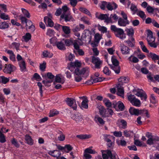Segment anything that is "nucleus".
I'll use <instances>...</instances> for the list:
<instances>
[{"mask_svg": "<svg viewBox=\"0 0 159 159\" xmlns=\"http://www.w3.org/2000/svg\"><path fill=\"white\" fill-rule=\"evenodd\" d=\"M81 64L78 60L74 62H71L68 64L67 68L71 72L74 71L75 75L79 76L83 75L84 78L87 77L89 75V71L85 68H83L81 70Z\"/></svg>", "mask_w": 159, "mask_h": 159, "instance_id": "obj_1", "label": "nucleus"}, {"mask_svg": "<svg viewBox=\"0 0 159 159\" xmlns=\"http://www.w3.org/2000/svg\"><path fill=\"white\" fill-rule=\"evenodd\" d=\"M111 30L114 33L116 37L122 39L125 38L126 36L124 31L122 29L118 28L115 25H112L111 26Z\"/></svg>", "mask_w": 159, "mask_h": 159, "instance_id": "obj_2", "label": "nucleus"}, {"mask_svg": "<svg viewBox=\"0 0 159 159\" xmlns=\"http://www.w3.org/2000/svg\"><path fill=\"white\" fill-rule=\"evenodd\" d=\"M95 16L96 18L101 20H104V22L107 24H109V21H111L109 19V14H99L98 13H96Z\"/></svg>", "mask_w": 159, "mask_h": 159, "instance_id": "obj_3", "label": "nucleus"}, {"mask_svg": "<svg viewBox=\"0 0 159 159\" xmlns=\"http://www.w3.org/2000/svg\"><path fill=\"white\" fill-rule=\"evenodd\" d=\"M87 39L90 42L92 39L91 33L88 30H85L83 32L81 35V39H80L81 41L85 40Z\"/></svg>", "mask_w": 159, "mask_h": 159, "instance_id": "obj_4", "label": "nucleus"}, {"mask_svg": "<svg viewBox=\"0 0 159 159\" xmlns=\"http://www.w3.org/2000/svg\"><path fill=\"white\" fill-rule=\"evenodd\" d=\"M92 62L94 65L95 68L96 69H100L101 67L102 61L98 57H96L92 56Z\"/></svg>", "mask_w": 159, "mask_h": 159, "instance_id": "obj_5", "label": "nucleus"}, {"mask_svg": "<svg viewBox=\"0 0 159 159\" xmlns=\"http://www.w3.org/2000/svg\"><path fill=\"white\" fill-rule=\"evenodd\" d=\"M60 18L64 20L66 22L73 21L74 20V18L69 13H62L60 16Z\"/></svg>", "mask_w": 159, "mask_h": 159, "instance_id": "obj_6", "label": "nucleus"}, {"mask_svg": "<svg viewBox=\"0 0 159 159\" xmlns=\"http://www.w3.org/2000/svg\"><path fill=\"white\" fill-rule=\"evenodd\" d=\"M15 69V67L11 64H6L3 70V72L6 74H11L14 71Z\"/></svg>", "mask_w": 159, "mask_h": 159, "instance_id": "obj_7", "label": "nucleus"}, {"mask_svg": "<svg viewBox=\"0 0 159 159\" xmlns=\"http://www.w3.org/2000/svg\"><path fill=\"white\" fill-rule=\"evenodd\" d=\"M157 142H159V137L157 136H154L150 139H148L146 143L149 145L156 144Z\"/></svg>", "mask_w": 159, "mask_h": 159, "instance_id": "obj_8", "label": "nucleus"}, {"mask_svg": "<svg viewBox=\"0 0 159 159\" xmlns=\"http://www.w3.org/2000/svg\"><path fill=\"white\" fill-rule=\"evenodd\" d=\"M67 104L74 110H76L77 104L75 100H66Z\"/></svg>", "mask_w": 159, "mask_h": 159, "instance_id": "obj_9", "label": "nucleus"}, {"mask_svg": "<svg viewBox=\"0 0 159 159\" xmlns=\"http://www.w3.org/2000/svg\"><path fill=\"white\" fill-rule=\"evenodd\" d=\"M135 95L137 96L140 97L141 99H146L147 98L146 93L142 89H139L137 91Z\"/></svg>", "mask_w": 159, "mask_h": 159, "instance_id": "obj_10", "label": "nucleus"}, {"mask_svg": "<svg viewBox=\"0 0 159 159\" xmlns=\"http://www.w3.org/2000/svg\"><path fill=\"white\" fill-rule=\"evenodd\" d=\"M48 153L53 157L57 158V159H59V158L61 155L60 152L57 150L49 151L48 152Z\"/></svg>", "mask_w": 159, "mask_h": 159, "instance_id": "obj_11", "label": "nucleus"}, {"mask_svg": "<svg viewBox=\"0 0 159 159\" xmlns=\"http://www.w3.org/2000/svg\"><path fill=\"white\" fill-rule=\"evenodd\" d=\"M117 88V95L120 96L121 98H124V91L123 88L121 87L120 84H118Z\"/></svg>", "mask_w": 159, "mask_h": 159, "instance_id": "obj_12", "label": "nucleus"}, {"mask_svg": "<svg viewBox=\"0 0 159 159\" xmlns=\"http://www.w3.org/2000/svg\"><path fill=\"white\" fill-rule=\"evenodd\" d=\"M71 118L75 120L76 123H78L83 120L82 116L80 113L72 115Z\"/></svg>", "mask_w": 159, "mask_h": 159, "instance_id": "obj_13", "label": "nucleus"}, {"mask_svg": "<svg viewBox=\"0 0 159 159\" xmlns=\"http://www.w3.org/2000/svg\"><path fill=\"white\" fill-rule=\"evenodd\" d=\"M128 46L130 47L133 48L135 46V41L134 38L133 37H130L128 40L125 41Z\"/></svg>", "mask_w": 159, "mask_h": 159, "instance_id": "obj_14", "label": "nucleus"}, {"mask_svg": "<svg viewBox=\"0 0 159 159\" xmlns=\"http://www.w3.org/2000/svg\"><path fill=\"white\" fill-rule=\"evenodd\" d=\"M130 49L127 46L124 45L120 47V50L122 54L126 55L129 53Z\"/></svg>", "mask_w": 159, "mask_h": 159, "instance_id": "obj_15", "label": "nucleus"}, {"mask_svg": "<svg viewBox=\"0 0 159 159\" xmlns=\"http://www.w3.org/2000/svg\"><path fill=\"white\" fill-rule=\"evenodd\" d=\"M129 20H126L121 18H120L118 20V24L121 26H125L129 24Z\"/></svg>", "mask_w": 159, "mask_h": 159, "instance_id": "obj_16", "label": "nucleus"}, {"mask_svg": "<svg viewBox=\"0 0 159 159\" xmlns=\"http://www.w3.org/2000/svg\"><path fill=\"white\" fill-rule=\"evenodd\" d=\"M117 7V4L114 2L112 3H107V8L109 10L112 11L113 9H115Z\"/></svg>", "mask_w": 159, "mask_h": 159, "instance_id": "obj_17", "label": "nucleus"}, {"mask_svg": "<svg viewBox=\"0 0 159 159\" xmlns=\"http://www.w3.org/2000/svg\"><path fill=\"white\" fill-rule=\"evenodd\" d=\"M20 67V70L21 72H25L26 71V66L25 60H22L18 62Z\"/></svg>", "mask_w": 159, "mask_h": 159, "instance_id": "obj_18", "label": "nucleus"}, {"mask_svg": "<svg viewBox=\"0 0 159 159\" xmlns=\"http://www.w3.org/2000/svg\"><path fill=\"white\" fill-rule=\"evenodd\" d=\"M44 21L45 24L47 23L48 26L52 27L53 26L54 23L51 19L48 17V16H45L44 18Z\"/></svg>", "mask_w": 159, "mask_h": 159, "instance_id": "obj_19", "label": "nucleus"}, {"mask_svg": "<svg viewBox=\"0 0 159 159\" xmlns=\"http://www.w3.org/2000/svg\"><path fill=\"white\" fill-rule=\"evenodd\" d=\"M7 53L9 54V58L10 60L12 61H16V56L12 51L10 50H8L6 51Z\"/></svg>", "mask_w": 159, "mask_h": 159, "instance_id": "obj_20", "label": "nucleus"}, {"mask_svg": "<svg viewBox=\"0 0 159 159\" xmlns=\"http://www.w3.org/2000/svg\"><path fill=\"white\" fill-rule=\"evenodd\" d=\"M129 111L131 115L138 116L139 115V109L130 107L129 109Z\"/></svg>", "mask_w": 159, "mask_h": 159, "instance_id": "obj_21", "label": "nucleus"}, {"mask_svg": "<svg viewBox=\"0 0 159 159\" xmlns=\"http://www.w3.org/2000/svg\"><path fill=\"white\" fill-rule=\"evenodd\" d=\"M74 40L71 39H63V41H64V43H65V45L67 46L72 45Z\"/></svg>", "mask_w": 159, "mask_h": 159, "instance_id": "obj_22", "label": "nucleus"}, {"mask_svg": "<svg viewBox=\"0 0 159 159\" xmlns=\"http://www.w3.org/2000/svg\"><path fill=\"white\" fill-rule=\"evenodd\" d=\"M62 41H63L57 42L56 43V46L59 49L64 50L66 49V48L64 42H63Z\"/></svg>", "mask_w": 159, "mask_h": 159, "instance_id": "obj_23", "label": "nucleus"}, {"mask_svg": "<svg viewBox=\"0 0 159 159\" xmlns=\"http://www.w3.org/2000/svg\"><path fill=\"white\" fill-rule=\"evenodd\" d=\"M111 68L117 74H119L120 72V68L119 65L112 66V65H110Z\"/></svg>", "mask_w": 159, "mask_h": 159, "instance_id": "obj_24", "label": "nucleus"}, {"mask_svg": "<svg viewBox=\"0 0 159 159\" xmlns=\"http://www.w3.org/2000/svg\"><path fill=\"white\" fill-rule=\"evenodd\" d=\"M25 139L26 142L28 144L32 145L33 144V140L31 137L28 134H26L25 136Z\"/></svg>", "mask_w": 159, "mask_h": 159, "instance_id": "obj_25", "label": "nucleus"}, {"mask_svg": "<svg viewBox=\"0 0 159 159\" xmlns=\"http://www.w3.org/2000/svg\"><path fill=\"white\" fill-rule=\"evenodd\" d=\"M43 58H51L53 56V54L47 50H45L43 52Z\"/></svg>", "mask_w": 159, "mask_h": 159, "instance_id": "obj_26", "label": "nucleus"}, {"mask_svg": "<svg viewBox=\"0 0 159 159\" xmlns=\"http://www.w3.org/2000/svg\"><path fill=\"white\" fill-rule=\"evenodd\" d=\"M109 19H110V21H109V23H112L113 22L112 20L116 21L119 19L118 16L116 14H111L110 15V17L109 16Z\"/></svg>", "mask_w": 159, "mask_h": 159, "instance_id": "obj_27", "label": "nucleus"}, {"mask_svg": "<svg viewBox=\"0 0 159 159\" xmlns=\"http://www.w3.org/2000/svg\"><path fill=\"white\" fill-rule=\"evenodd\" d=\"M99 112L100 114L103 117H107V116L106 115V110L105 108H104L103 107H101L99 109Z\"/></svg>", "mask_w": 159, "mask_h": 159, "instance_id": "obj_28", "label": "nucleus"}, {"mask_svg": "<svg viewBox=\"0 0 159 159\" xmlns=\"http://www.w3.org/2000/svg\"><path fill=\"white\" fill-rule=\"evenodd\" d=\"M76 137L80 139H85L91 138V135L90 134H80L77 135Z\"/></svg>", "mask_w": 159, "mask_h": 159, "instance_id": "obj_29", "label": "nucleus"}, {"mask_svg": "<svg viewBox=\"0 0 159 159\" xmlns=\"http://www.w3.org/2000/svg\"><path fill=\"white\" fill-rule=\"evenodd\" d=\"M131 11H133V15L135 14L138 11V9L137 6L135 5L134 4L132 3L131 4V6L130 8Z\"/></svg>", "mask_w": 159, "mask_h": 159, "instance_id": "obj_30", "label": "nucleus"}, {"mask_svg": "<svg viewBox=\"0 0 159 159\" xmlns=\"http://www.w3.org/2000/svg\"><path fill=\"white\" fill-rule=\"evenodd\" d=\"M148 56L152 58V60L154 61L159 59V57L158 55L151 52L149 53Z\"/></svg>", "mask_w": 159, "mask_h": 159, "instance_id": "obj_31", "label": "nucleus"}, {"mask_svg": "<svg viewBox=\"0 0 159 159\" xmlns=\"http://www.w3.org/2000/svg\"><path fill=\"white\" fill-rule=\"evenodd\" d=\"M112 66L119 65V61L117 59L116 57L114 56H112L111 58Z\"/></svg>", "mask_w": 159, "mask_h": 159, "instance_id": "obj_32", "label": "nucleus"}, {"mask_svg": "<svg viewBox=\"0 0 159 159\" xmlns=\"http://www.w3.org/2000/svg\"><path fill=\"white\" fill-rule=\"evenodd\" d=\"M23 39L26 42L29 41L31 38V35L30 33H26L25 35L23 37Z\"/></svg>", "mask_w": 159, "mask_h": 159, "instance_id": "obj_33", "label": "nucleus"}, {"mask_svg": "<svg viewBox=\"0 0 159 159\" xmlns=\"http://www.w3.org/2000/svg\"><path fill=\"white\" fill-rule=\"evenodd\" d=\"M9 25L7 22L4 21L0 23V29H5L8 28Z\"/></svg>", "mask_w": 159, "mask_h": 159, "instance_id": "obj_34", "label": "nucleus"}, {"mask_svg": "<svg viewBox=\"0 0 159 159\" xmlns=\"http://www.w3.org/2000/svg\"><path fill=\"white\" fill-rule=\"evenodd\" d=\"M62 29L63 31L66 34H68L70 32V29L69 26H62Z\"/></svg>", "mask_w": 159, "mask_h": 159, "instance_id": "obj_35", "label": "nucleus"}, {"mask_svg": "<svg viewBox=\"0 0 159 159\" xmlns=\"http://www.w3.org/2000/svg\"><path fill=\"white\" fill-rule=\"evenodd\" d=\"M132 104L135 106L140 107L141 102L139 100H129Z\"/></svg>", "mask_w": 159, "mask_h": 159, "instance_id": "obj_36", "label": "nucleus"}, {"mask_svg": "<svg viewBox=\"0 0 159 159\" xmlns=\"http://www.w3.org/2000/svg\"><path fill=\"white\" fill-rule=\"evenodd\" d=\"M43 77H46L50 80H53L55 76L51 72H48L47 74L44 75H42Z\"/></svg>", "mask_w": 159, "mask_h": 159, "instance_id": "obj_37", "label": "nucleus"}, {"mask_svg": "<svg viewBox=\"0 0 159 159\" xmlns=\"http://www.w3.org/2000/svg\"><path fill=\"white\" fill-rule=\"evenodd\" d=\"M139 44L141 46V48L143 51L146 53H148L149 51L148 50L146 46L144 45L143 41L139 42Z\"/></svg>", "mask_w": 159, "mask_h": 159, "instance_id": "obj_38", "label": "nucleus"}, {"mask_svg": "<svg viewBox=\"0 0 159 159\" xmlns=\"http://www.w3.org/2000/svg\"><path fill=\"white\" fill-rule=\"evenodd\" d=\"M33 79L37 81H40L41 80L42 78L40 75L37 73H35L33 76L32 80Z\"/></svg>", "mask_w": 159, "mask_h": 159, "instance_id": "obj_39", "label": "nucleus"}, {"mask_svg": "<svg viewBox=\"0 0 159 159\" xmlns=\"http://www.w3.org/2000/svg\"><path fill=\"white\" fill-rule=\"evenodd\" d=\"M79 10L81 12L89 16H91L90 12L89 10L85 8L81 7L80 8Z\"/></svg>", "mask_w": 159, "mask_h": 159, "instance_id": "obj_40", "label": "nucleus"}, {"mask_svg": "<svg viewBox=\"0 0 159 159\" xmlns=\"http://www.w3.org/2000/svg\"><path fill=\"white\" fill-rule=\"evenodd\" d=\"M126 31L129 37H133L134 34V30L133 29H127L126 30Z\"/></svg>", "mask_w": 159, "mask_h": 159, "instance_id": "obj_41", "label": "nucleus"}, {"mask_svg": "<svg viewBox=\"0 0 159 159\" xmlns=\"http://www.w3.org/2000/svg\"><path fill=\"white\" fill-rule=\"evenodd\" d=\"M59 113V112L55 110H52L50 111L49 115L50 117H52L57 115Z\"/></svg>", "mask_w": 159, "mask_h": 159, "instance_id": "obj_42", "label": "nucleus"}, {"mask_svg": "<svg viewBox=\"0 0 159 159\" xmlns=\"http://www.w3.org/2000/svg\"><path fill=\"white\" fill-rule=\"evenodd\" d=\"M157 9V8H153L151 6L148 5L146 8L148 12L150 13H153L154 11Z\"/></svg>", "mask_w": 159, "mask_h": 159, "instance_id": "obj_43", "label": "nucleus"}, {"mask_svg": "<svg viewBox=\"0 0 159 159\" xmlns=\"http://www.w3.org/2000/svg\"><path fill=\"white\" fill-rule=\"evenodd\" d=\"M88 100H83L81 103V107L87 109L88 107Z\"/></svg>", "mask_w": 159, "mask_h": 159, "instance_id": "obj_44", "label": "nucleus"}, {"mask_svg": "<svg viewBox=\"0 0 159 159\" xmlns=\"http://www.w3.org/2000/svg\"><path fill=\"white\" fill-rule=\"evenodd\" d=\"M21 10L24 15L27 18H30V13L28 11L24 8H22Z\"/></svg>", "mask_w": 159, "mask_h": 159, "instance_id": "obj_45", "label": "nucleus"}, {"mask_svg": "<svg viewBox=\"0 0 159 159\" xmlns=\"http://www.w3.org/2000/svg\"><path fill=\"white\" fill-rule=\"evenodd\" d=\"M101 39V36L99 33H96L94 36L95 41L96 42L98 43L99 42Z\"/></svg>", "mask_w": 159, "mask_h": 159, "instance_id": "obj_46", "label": "nucleus"}, {"mask_svg": "<svg viewBox=\"0 0 159 159\" xmlns=\"http://www.w3.org/2000/svg\"><path fill=\"white\" fill-rule=\"evenodd\" d=\"M2 79H1V83L4 84H6L10 80L9 78H7L6 77L4 76H2Z\"/></svg>", "mask_w": 159, "mask_h": 159, "instance_id": "obj_47", "label": "nucleus"}, {"mask_svg": "<svg viewBox=\"0 0 159 159\" xmlns=\"http://www.w3.org/2000/svg\"><path fill=\"white\" fill-rule=\"evenodd\" d=\"M46 63L45 61H43V63L40 64V69L42 71H44L46 67Z\"/></svg>", "mask_w": 159, "mask_h": 159, "instance_id": "obj_48", "label": "nucleus"}, {"mask_svg": "<svg viewBox=\"0 0 159 159\" xmlns=\"http://www.w3.org/2000/svg\"><path fill=\"white\" fill-rule=\"evenodd\" d=\"M103 71L104 73L106 75H109L111 74V71H110L108 67L105 66L103 70Z\"/></svg>", "mask_w": 159, "mask_h": 159, "instance_id": "obj_49", "label": "nucleus"}, {"mask_svg": "<svg viewBox=\"0 0 159 159\" xmlns=\"http://www.w3.org/2000/svg\"><path fill=\"white\" fill-rule=\"evenodd\" d=\"M20 44L19 43L14 42L12 43V45L13 46L14 48H15L17 51L19 50V47Z\"/></svg>", "mask_w": 159, "mask_h": 159, "instance_id": "obj_50", "label": "nucleus"}, {"mask_svg": "<svg viewBox=\"0 0 159 159\" xmlns=\"http://www.w3.org/2000/svg\"><path fill=\"white\" fill-rule=\"evenodd\" d=\"M132 57H133V56L131 55L130 57H129L128 60L129 61H131L134 63H136L139 61L138 59L135 57H133L132 58V60H131V58Z\"/></svg>", "mask_w": 159, "mask_h": 159, "instance_id": "obj_51", "label": "nucleus"}, {"mask_svg": "<svg viewBox=\"0 0 159 159\" xmlns=\"http://www.w3.org/2000/svg\"><path fill=\"white\" fill-rule=\"evenodd\" d=\"M55 82L57 83H61L63 84L64 83L63 82L61 81V78L59 76V74H57L55 79Z\"/></svg>", "mask_w": 159, "mask_h": 159, "instance_id": "obj_52", "label": "nucleus"}, {"mask_svg": "<svg viewBox=\"0 0 159 159\" xmlns=\"http://www.w3.org/2000/svg\"><path fill=\"white\" fill-rule=\"evenodd\" d=\"M137 15L142 19L145 18L146 17V16L144 12L142 11H139L137 13Z\"/></svg>", "mask_w": 159, "mask_h": 159, "instance_id": "obj_53", "label": "nucleus"}, {"mask_svg": "<svg viewBox=\"0 0 159 159\" xmlns=\"http://www.w3.org/2000/svg\"><path fill=\"white\" fill-rule=\"evenodd\" d=\"M133 132L131 131H127L125 130L124 131V135L127 137H129L130 136Z\"/></svg>", "mask_w": 159, "mask_h": 159, "instance_id": "obj_54", "label": "nucleus"}, {"mask_svg": "<svg viewBox=\"0 0 159 159\" xmlns=\"http://www.w3.org/2000/svg\"><path fill=\"white\" fill-rule=\"evenodd\" d=\"M74 52L75 54H76L77 53H78L79 55L80 56H83L84 55V52L83 51L82 49H78L77 51L74 50Z\"/></svg>", "mask_w": 159, "mask_h": 159, "instance_id": "obj_55", "label": "nucleus"}, {"mask_svg": "<svg viewBox=\"0 0 159 159\" xmlns=\"http://www.w3.org/2000/svg\"><path fill=\"white\" fill-rule=\"evenodd\" d=\"M103 102L107 108H109L111 106L112 103L109 101V100H103Z\"/></svg>", "mask_w": 159, "mask_h": 159, "instance_id": "obj_56", "label": "nucleus"}, {"mask_svg": "<svg viewBox=\"0 0 159 159\" xmlns=\"http://www.w3.org/2000/svg\"><path fill=\"white\" fill-rule=\"evenodd\" d=\"M105 78L103 77H99L96 78H94L93 81L94 83H96L97 82H99L103 81L104 80Z\"/></svg>", "mask_w": 159, "mask_h": 159, "instance_id": "obj_57", "label": "nucleus"}, {"mask_svg": "<svg viewBox=\"0 0 159 159\" xmlns=\"http://www.w3.org/2000/svg\"><path fill=\"white\" fill-rule=\"evenodd\" d=\"M0 18L4 20H9L10 18L8 15H7L5 13H3L0 16Z\"/></svg>", "mask_w": 159, "mask_h": 159, "instance_id": "obj_58", "label": "nucleus"}, {"mask_svg": "<svg viewBox=\"0 0 159 159\" xmlns=\"http://www.w3.org/2000/svg\"><path fill=\"white\" fill-rule=\"evenodd\" d=\"M85 153H88L90 154H95L96 152L94 150L89 148H87L84 150Z\"/></svg>", "mask_w": 159, "mask_h": 159, "instance_id": "obj_59", "label": "nucleus"}, {"mask_svg": "<svg viewBox=\"0 0 159 159\" xmlns=\"http://www.w3.org/2000/svg\"><path fill=\"white\" fill-rule=\"evenodd\" d=\"M127 96L128 99H138L136 98L134 95H132L129 93L127 94Z\"/></svg>", "mask_w": 159, "mask_h": 159, "instance_id": "obj_60", "label": "nucleus"}, {"mask_svg": "<svg viewBox=\"0 0 159 159\" xmlns=\"http://www.w3.org/2000/svg\"><path fill=\"white\" fill-rule=\"evenodd\" d=\"M118 81L119 82H121L122 83H125L127 82V78L125 77L122 76L118 79Z\"/></svg>", "mask_w": 159, "mask_h": 159, "instance_id": "obj_61", "label": "nucleus"}, {"mask_svg": "<svg viewBox=\"0 0 159 159\" xmlns=\"http://www.w3.org/2000/svg\"><path fill=\"white\" fill-rule=\"evenodd\" d=\"M40 5H39L38 7L39 8H42V9H47V4L45 2L42 3V2L41 3Z\"/></svg>", "mask_w": 159, "mask_h": 159, "instance_id": "obj_62", "label": "nucleus"}, {"mask_svg": "<svg viewBox=\"0 0 159 159\" xmlns=\"http://www.w3.org/2000/svg\"><path fill=\"white\" fill-rule=\"evenodd\" d=\"M69 8L67 6L64 5L62 7L61 10L63 11V13H66V12L69 10Z\"/></svg>", "mask_w": 159, "mask_h": 159, "instance_id": "obj_63", "label": "nucleus"}, {"mask_svg": "<svg viewBox=\"0 0 159 159\" xmlns=\"http://www.w3.org/2000/svg\"><path fill=\"white\" fill-rule=\"evenodd\" d=\"M107 2L106 1H103L102 2V4L100 6V8L103 10H104L105 9L106 7H107Z\"/></svg>", "mask_w": 159, "mask_h": 159, "instance_id": "obj_64", "label": "nucleus"}]
</instances>
